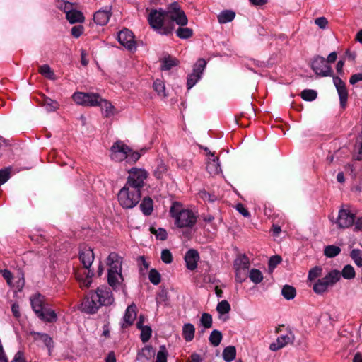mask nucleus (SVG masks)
Segmentation results:
<instances>
[{
    "label": "nucleus",
    "instance_id": "36",
    "mask_svg": "<svg viewBox=\"0 0 362 362\" xmlns=\"http://www.w3.org/2000/svg\"><path fill=\"white\" fill-rule=\"evenodd\" d=\"M177 64L178 60L177 59L170 57H165L161 60V69L165 71L170 70Z\"/></svg>",
    "mask_w": 362,
    "mask_h": 362
},
{
    "label": "nucleus",
    "instance_id": "27",
    "mask_svg": "<svg viewBox=\"0 0 362 362\" xmlns=\"http://www.w3.org/2000/svg\"><path fill=\"white\" fill-rule=\"evenodd\" d=\"M98 106H100L103 114L105 117H109L114 115V106L105 100H103L99 95V101Z\"/></svg>",
    "mask_w": 362,
    "mask_h": 362
},
{
    "label": "nucleus",
    "instance_id": "14",
    "mask_svg": "<svg viewBox=\"0 0 362 362\" xmlns=\"http://www.w3.org/2000/svg\"><path fill=\"white\" fill-rule=\"evenodd\" d=\"M117 39L119 43L130 51L136 50V42L133 33L124 28L118 33Z\"/></svg>",
    "mask_w": 362,
    "mask_h": 362
},
{
    "label": "nucleus",
    "instance_id": "40",
    "mask_svg": "<svg viewBox=\"0 0 362 362\" xmlns=\"http://www.w3.org/2000/svg\"><path fill=\"white\" fill-rule=\"evenodd\" d=\"M281 294L286 300H292L295 298L296 292L294 287L285 285L282 288Z\"/></svg>",
    "mask_w": 362,
    "mask_h": 362
},
{
    "label": "nucleus",
    "instance_id": "57",
    "mask_svg": "<svg viewBox=\"0 0 362 362\" xmlns=\"http://www.w3.org/2000/svg\"><path fill=\"white\" fill-rule=\"evenodd\" d=\"M161 259L165 264H170L173 261V256L170 251L168 249L163 250L161 252Z\"/></svg>",
    "mask_w": 362,
    "mask_h": 362
},
{
    "label": "nucleus",
    "instance_id": "23",
    "mask_svg": "<svg viewBox=\"0 0 362 362\" xmlns=\"http://www.w3.org/2000/svg\"><path fill=\"white\" fill-rule=\"evenodd\" d=\"M30 303L33 311L37 314H40L45 308L44 305V296L40 294H36L30 298Z\"/></svg>",
    "mask_w": 362,
    "mask_h": 362
},
{
    "label": "nucleus",
    "instance_id": "44",
    "mask_svg": "<svg viewBox=\"0 0 362 362\" xmlns=\"http://www.w3.org/2000/svg\"><path fill=\"white\" fill-rule=\"evenodd\" d=\"M39 72L49 79H54V74L47 64L40 66L39 67Z\"/></svg>",
    "mask_w": 362,
    "mask_h": 362
},
{
    "label": "nucleus",
    "instance_id": "49",
    "mask_svg": "<svg viewBox=\"0 0 362 362\" xmlns=\"http://www.w3.org/2000/svg\"><path fill=\"white\" fill-rule=\"evenodd\" d=\"M200 322L204 328L209 329L212 326V316L207 313H204L202 315Z\"/></svg>",
    "mask_w": 362,
    "mask_h": 362
},
{
    "label": "nucleus",
    "instance_id": "53",
    "mask_svg": "<svg viewBox=\"0 0 362 362\" xmlns=\"http://www.w3.org/2000/svg\"><path fill=\"white\" fill-rule=\"evenodd\" d=\"M168 352L164 346L160 347L157 353L156 362H167Z\"/></svg>",
    "mask_w": 362,
    "mask_h": 362
},
{
    "label": "nucleus",
    "instance_id": "42",
    "mask_svg": "<svg viewBox=\"0 0 362 362\" xmlns=\"http://www.w3.org/2000/svg\"><path fill=\"white\" fill-rule=\"evenodd\" d=\"M177 36L180 39H188L193 35V30L189 28L180 26L176 30Z\"/></svg>",
    "mask_w": 362,
    "mask_h": 362
},
{
    "label": "nucleus",
    "instance_id": "8",
    "mask_svg": "<svg viewBox=\"0 0 362 362\" xmlns=\"http://www.w3.org/2000/svg\"><path fill=\"white\" fill-rule=\"evenodd\" d=\"M73 100L78 105L83 106H98L99 95L93 93H74L72 95Z\"/></svg>",
    "mask_w": 362,
    "mask_h": 362
},
{
    "label": "nucleus",
    "instance_id": "45",
    "mask_svg": "<svg viewBox=\"0 0 362 362\" xmlns=\"http://www.w3.org/2000/svg\"><path fill=\"white\" fill-rule=\"evenodd\" d=\"M249 277L250 280L255 284L260 283L263 279L262 272L257 269H252L250 272Z\"/></svg>",
    "mask_w": 362,
    "mask_h": 362
},
{
    "label": "nucleus",
    "instance_id": "18",
    "mask_svg": "<svg viewBox=\"0 0 362 362\" xmlns=\"http://www.w3.org/2000/svg\"><path fill=\"white\" fill-rule=\"evenodd\" d=\"M199 260V252L194 249L189 250L185 256L186 267L189 270L193 271L197 267V262Z\"/></svg>",
    "mask_w": 362,
    "mask_h": 362
},
{
    "label": "nucleus",
    "instance_id": "11",
    "mask_svg": "<svg viewBox=\"0 0 362 362\" xmlns=\"http://www.w3.org/2000/svg\"><path fill=\"white\" fill-rule=\"evenodd\" d=\"M111 158L117 162H121L129 153V147L121 141H117L111 147Z\"/></svg>",
    "mask_w": 362,
    "mask_h": 362
},
{
    "label": "nucleus",
    "instance_id": "41",
    "mask_svg": "<svg viewBox=\"0 0 362 362\" xmlns=\"http://www.w3.org/2000/svg\"><path fill=\"white\" fill-rule=\"evenodd\" d=\"M350 257L356 266L362 267V250L353 249L350 252Z\"/></svg>",
    "mask_w": 362,
    "mask_h": 362
},
{
    "label": "nucleus",
    "instance_id": "5",
    "mask_svg": "<svg viewBox=\"0 0 362 362\" xmlns=\"http://www.w3.org/2000/svg\"><path fill=\"white\" fill-rule=\"evenodd\" d=\"M118 201L124 209H132L136 206L141 200V191L124 184L119 191Z\"/></svg>",
    "mask_w": 362,
    "mask_h": 362
},
{
    "label": "nucleus",
    "instance_id": "43",
    "mask_svg": "<svg viewBox=\"0 0 362 362\" xmlns=\"http://www.w3.org/2000/svg\"><path fill=\"white\" fill-rule=\"evenodd\" d=\"M340 273L341 276H343L345 279H353L356 276L355 270L350 264L345 265Z\"/></svg>",
    "mask_w": 362,
    "mask_h": 362
},
{
    "label": "nucleus",
    "instance_id": "64",
    "mask_svg": "<svg viewBox=\"0 0 362 362\" xmlns=\"http://www.w3.org/2000/svg\"><path fill=\"white\" fill-rule=\"evenodd\" d=\"M315 24L320 28L325 29L328 24V21L325 17H319L315 20Z\"/></svg>",
    "mask_w": 362,
    "mask_h": 362
},
{
    "label": "nucleus",
    "instance_id": "22",
    "mask_svg": "<svg viewBox=\"0 0 362 362\" xmlns=\"http://www.w3.org/2000/svg\"><path fill=\"white\" fill-rule=\"evenodd\" d=\"M209 153L211 157L208 158L209 160L206 164V170L212 175H218L221 173L218 158L215 157L213 153Z\"/></svg>",
    "mask_w": 362,
    "mask_h": 362
},
{
    "label": "nucleus",
    "instance_id": "28",
    "mask_svg": "<svg viewBox=\"0 0 362 362\" xmlns=\"http://www.w3.org/2000/svg\"><path fill=\"white\" fill-rule=\"evenodd\" d=\"M329 287H331V286L323 277L322 279H318L314 284L313 289L315 291V293L317 294H322L327 291Z\"/></svg>",
    "mask_w": 362,
    "mask_h": 362
},
{
    "label": "nucleus",
    "instance_id": "61",
    "mask_svg": "<svg viewBox=\"0 0 362 362\" xmlns=\"http://www.w3.org/2000/svg\"><path fill=\"white\" fill-rule=\"evenodd\" d=\"M83 32V27L82 25H76L71 28V35L76 37H79Z\"/></svg>",
    "mask_w": 362,
    "mask_h": 362
},
{
    "label": "nucleus",
    "instance_id": "55",
    "mask_svg": "<svg viewBox=\"0 0 362 362\" xmlns=\"http://www.w3.org/2000/svg\"><path fill=\"white\" fill-rule=\"evenodd\" d=\"M322 269L320 267H315L308 273V279L312 281L322 275Z\"/></svg>",
    "mask_w": 362,
    "mask_h": 362
},
{
    "label": "nucleus",
    "instance_id": "19",
    "mask_svg": "<svg viewBox=\"0 0 362 362\" xmlns=\"http://www.w3.org/2000/svg\"><path fill=\"white\" fill-rule=\"evenodd\" d=\"M294 340V337L290 334H286V335H281L279 337L276 341L272 343L269 346V349L273 351H276L287 344L290 343H293Z\"/></svg>",
    "mask_w": 362,
    "mask_h": 362
},
{
    "label": "nucleus",
    "instance_id": "16",
    "mask_svg": "<svg viewBox=\"0 0 362 362\" xmlns=\"http://www.w3.org/2000/svg\"><path fill=\"white\" fill-rule=\"evenodd\" d=\"M333 82L339 97L340 105L344 108L348 99V91L345 83L338 76L333 77Z\"/></svg>",
    "mask_w": 362,
    "mask_h": 362
},
{
    "label": "nucleus",
    "instance_id": "20",
    "mask_svg": "<svg viewBox=\"0 0 362 362\" xmlns=\"http://www.w3.org/2000/svg\"><path fill=\"white\" fill-rule=\"evenodd\" d=\"M136 307L134 304L127 307L121 325L122 328H127L133 324L136 316Z\"/></svg>",
    "mask_w": 362,
    "mask_h": 362
},
{
    "label": "nucleus",
    "instance_id": "59",
    "mask_svg": "<svg viewBox=\"0 0 362 362\" xmlns=\"http://www.w3.org/2000/svg\"><path fill=\"white\" fill-rule=\"evenodd\" d=\"M138 264L140 268V272L144 274L149 267V264L146 261L144 257L140 256L138 258Z\"/></svg>",
    "mask_w": 362,
    "mask_h": 362
},
{
    "label": "nucleus",
    "instance_id": "29",
    "mask_svg": "<svg viewBox=\"0 0 362 362\" xmlns=\"http://www.w3.org/2000/svg\"><path fill=\"white\" fill-rule=\"evenodd\" d=\"M235 17V13L231 10L222 11L217 16L218 21L221 24L231 22Z\"/></svg>",
    "mask_w": 362,
    "mask_h": 362
},
{
    "label": "nucleus",
    "instance_id": "54",
    "mask_svg": "<svg viewBox=\"0 0 362 362\" xmlns=\"http://www.w3.org/2000/svg\"><path fill=\"white\" fill-rule=\"evenodd\" d=\"M151 231L158 239L160 240H165L167 238V232L163 228H160L158 229H155L154 228H151Z\"/></svg>",
    "mask_w": 362,
    "mask_h": 362
},
{
    "label": "nucleus",
    "instance_id": "48",
    "mask_svg": "<svg viewBox=\"0 0 362 362\" xmlns=\"http://www.w3.org/2000/svg\"><path fill=\"white\" fill-rule=\"evenodd\" d=\"M153 86L154 90L158 93V95L162 96H166L165 86L162 81L159 79L156 80L153 83Z\"/></svg>",
    "mask_w": 362,
    "mask_h": 362
},
{
    "label": "nucleus",
    "instance_id": "13",
    "mask_svg": "<svg viewBox=\"0 0 362 362\" xmlns=\"http://www.w3.org/2000/svg\"><path fill=\"white\" fill-rule=\"evenodd\" d=\"M98 294L90 292L83 300L82 310L87 313H95L101 306Z\"/></svg>",
    "mask_w": 362,
    "mask_h": 362
},
{
    "label": "nucleus",
    "instance_id": "7",
    "mask_svg": "<svg viewBox=\"0 0 362 362\" xmlns=\"http://www.w3.org/2000/svg\"><path fill=\"white\" fill-rule=\"evenodd\" d=\"M167 20L170 19L168 23L175 22L180 26H185L188 23V19L181 7L177 2L172 3L165 10Z\"/></svg>",
    "mask_w": 362,
    "mask_h": 362
},
{
    "label": "nucleus",
    "instance_id": "51",
    "mask_svg": "<svg viewBox=\"0 0 362 362\" xmlns=\"http://www.w3.org/2000/svg\"><path fill=\"white\" fill-rule=\"evenodd\" d=\"M167 171L166 165L161 163L158 165L156 170L153 171V175L157 179H161Z\"/></svg>",
    "mask_w": 362,
    "mask_h": 362
},
{
    "label": "nucleus",
    "instance_id": "34",
    "mask_svg": "<svg viewBox=\"0 0 362 362\" xmlns=\"http://www.w3.org/2000/svg\"><path fill=\"white\" fill-rule=\"evenodd\" d=\"M324 278L331 286H333L341 279V273L339 270L332 269Z\"/></svg>",
    "mask_w": 362,
    "mask_h": 362
},
{
    "label": "nucleus",
    "instance_id": "9",
    "mask_svg": "<svg viewBox=\"0 0 362 362\" xmlns=\"http://www.w3.org/2000/svg\"><path fill=\"white\" fill-rule=\"evenodd\" d=\"M311 66L313 71L318 76H329L332 74L331 66L322 57L317 56L314 58Z\"/></svg>",
    "mask_w": 362,
    "mask_h": 362
},
{
    "label": "nucleus",
    "instance_id": "6",
    "mask_svg": "<svg viewBox=\"0 0 362 362\" xmlns=\"http://www.w3.org/2000/svg\"><path fill=\"white\" fill-rule=\"evenodd\" d=\"M128 174L125 184L141 191L148 176V172L143 168H132L128 170Z\"/></svg>",
    "mask_w": 362,
    "mask_h": 362
},
{
    "label": "nucleus",
    "instance_id": "24",
    "mask_svg": "<svg viewBox=\"0 0 362 362\" xmlns=\"http://www.w3.org/2000/svg\"><path fill=\"white\" fill-rule=\"evenodd\" d=\"M234 266L236 270V276L238 277V272L245 270L250 267V260L245 255H239L234 262Z\"/></svg>",
    "mask_w": 362,
    "mask_h": 362
},
{
    "label": "nucleus",
    "instance_id": "63",
    "mask_svg": "<svg viewBox=\"0 0 362 362\" xmlns=\"http://www.w3.org/2000/svg\"><path fill=\"white\" fill-rule=\"evenodd\" d=\"M0 272L2 274L3 277L6 279L7 284L8 285H11L13 279V275L11 272L8 269L1 270Z\"/></svg>",
    "mask_w": 362,
    "mask_h": 362
},
{
    "label": "nucleus",
    "instance_id": "25",
    "mask_svg": "<svg viewBox=\"0 0 362 362\" xmlns=\"http://www.w3.org/2000/svg\"><path fill=\"white\" fill-rule=\"evenodd\" d=\"M155 356V351L150 346H146L139 351L136 356V360L140 362H146L153 358Z\"/></svg>",
    "mask_w": 362,
    "mask_h": 362
},
{
    "label": "nucleus",
    "instance_id": "62",
    "mask_svg": "<svg viewBox=\"0 0 362 362\" xmlns=\"http://www.w3.org/2000/svg\"><path fill=\"white\" fill-rule=\"evenodd\" d=\"M168 300V293L166 291H161L156 296V302L158 304H161Z\"/></svg>",
    "mask_w": 362,
    "mask_h": 362
},
{
    "label": "nucleus",
    "instance_id": "60",
    "mask_svg": "<svg viewBox=\"0 0 362 362\" xmlns=\"http://www.w3.org/2000/svg\"><path fill=\"white\" fill-rule=\"evenodd\" d=\"M281 262V257L279 255L271 257L269 261V268L273 269Z\"/></svg>",
    "mask_w": 362,
    "mask_h": 362
},
{
    "label": "nucleus",
    "instance_id": "56",
    "mask_svg": "<svg viewBox=\"0 0 362 362\" xmlns=\"http://www.w3.org/2000/svg\"><path fill=\"white\" fill-rule=\"evenodd\" d=\"M11 168H6L0 170V186L4 184L10 177Z\"/></svg>",
    "mask_w": 362,
    "mask_h": 362
},
{
    "label": "nucleus",
    "instance_id": "2",
    "mask_svg": "<svg viewBox=\"0 0 362 362\" xmlns=\"http://www.w3.org/2000/svg\"><path fill=\"white\" fill-rule=\"evenodd\" d=\"M107 264L109 267L107 282L111 287L117 289L124 280L122 274V257L116 252H111L107 257Z\"/></svg>",
    "mask_w": 362,
    "mask_h": 362
},
{
    "label": "nucleus",
    "instance_id": "15",
    "mask_svg": "<svg viewBox=\"0 0 362 362\" xmlns=\"http://www.w3.org/2000/svg\"><path fill=\"white\" fill-rule=\"evenodd\" d=\"M333 82L339 97L340 105L344 108L348 99V91L345 83L338 76L333 77Z\"/></svg>",
    "mask_w": 362,
    "mask_h": 362
},
{
    "label": "nucleus",
    "instance_id": "58",
    "mask_svg": "<svg viewBox=\"0 0 362 362\" xmlns=\"http://www.w3.org/2000/svg\"><path fill=\"white\" fill-rule=\"evenodd\" d=\"M141 157V155L136 151H132L129 148V153H127V156L125 158L129 163H135Z\"/></svg>",
    "mask_w": 362,
    "mask_h": 362
},
{
    "label": "nucleus",
    "instance_id": "3",
    "mask_svg": "<svg viewBox=\"0 0 362 362\" xmlns=\"http://www.w3.org/2000/svg\"><path fill=\"white\" fill-rule=\"evenodd\" d=\"M148 21L151 28L162 35H168L174 29V24L167 22L166 12L163 9H153L148 15Z\"/></svg>",
    "mask_w": 362,
    "mask_h": 362
},
{
    "label": "nucleus",
    "instance_id": "21",
    "mask_svg": "<svg viewBox=\"0 0 362 362\" xmlns=\"http://www.w3.org/2000/svg\"><path fill=\"white\" fill-rule=\"evenodd\" d=\"M111 16V8L106 7L105 9H100L94 14V21L100 25H106Z\"/></svg>",
    "mask_w": 362,
    "mask_h": 362
},
{
    "label": "nucleus",
    "instance_id": "30",
    "mask_svg": "<svg viewBox=\"0 0 362 362\" xmlns=\"http://www.w3.org/2000/svg\"><path fill=\"white\" fill-rule=\"evenodd\" d=\"M66 19L69 21L70 23L74 24L76 23L83 22L85 18L81 11H77L76 9H73L72 11H69V12H67Z\"/></svg>",
    "mask_w": 362,
    "mask_h": 362
},
{
    "label": "nucleus",
    "instance_id": "52",
    "mask_svg": "<svg viewBox=\"0 0 362 362\" xmlns=\"http://www.w3.org/2000/svg\"><path fill=\"white\" fill-rule=\"evenodd\" d=\"M141 332V339L143 342H146L149 340L151 336V328L149 326H145L143 328L140 329Z\"/></svg>",
    "mask_w": 362,
    "mask_h": 362
},
{
    "label": "nucleus",
    "instance_id": "4",
    "mask_svg": "<svg viewBox=\"0 0 362 362\" xmlns=\"http://www.w3.org/2000/svg\"><path fill=\"white\" fill-rule=\"evenodd\" d=\"M79 258L84 266L83 273L76 274V279L80 283L81 287L88 288L92 283L93 272L88 269L94 259V254L91 249H85L80 252Z\"/></svg>",
    "mask_w": 362,
    "mask_h": 362
},
{
    "label": "nucleus",
    "instance_id": "12",
    "mask_svg": "<svg viewBox=\"0 0 362 362\" xmlns=\"http://www.w3.org/2000/svg\"><path fill=\"white\" fill-rule=\"evenodd\" d=\"M355 216L349 209H341L339 211L336 223L340 228H348L354 225Z\"/></svg>",
    "mask_w": 362,
    "mask_h": 362
},
{
    "label": "nucleus",
    "instance_id": "10",
    "mask_svg": "<svg viewBox=\"0 0 362 362\" xmlns=\"http://www.w3.org/2000/svg\"><path fill=\"white\" fill-rule=\"evenodd\" d=\"M206 62L200 58L194 66L193 72L190 74L187 80V86L188 89L192 88L200 79L202 72L206 67Z\"/></svg>",
    "mask_w": 362,
    "mask_h": 362
},
{
    "label": "nucleus",
    "instance_id": "32",
    "mask_svg": "<svg viewBox=\"0 0 362 362\" xmlns=\"http://www.w3.org/2000/svg\"><path fill=\"white\" fill-rule=\"evenodd\" d=\"M140 209L146 216L151 214L153 211V200L147 197H144L140 204Z\"/></svg>",
    "mask_w": 362,
    "mask_h": 362
},
{
    "label": "nucleus",
    "instance_id": "47",
    "mask_svg": "<svg viewBox=\"0 0 362 362\" xmlns=\"http://www.w3.org/2000/svg\"><path fill=\"white\" fill-rule=\"evenodd\" d=\"M300 95L304 100L313 101L317 98V93L314 90L305 89L301 92Z\"/></svg>",
    "mask_w": 362,
    "mask_h": 362
},
{
    "label": "nucleus",
    "instance_id": "35",
    "mask_svg": "<svg viewBox=\"0 0 362 362\" xmlns=\"http://www.w3.org/2000/svg\"><path fill=\"white\" fill-rule=\"evenodd\" d=\"M37 316L40 319L49 322L56 321L57 320V315L54 311L47 309L46 308H45L43 310L37 315Z\"/></svg>",
    "mask_w": 362,
    "mask_h": 362
},
{
    "label": "nucleus",
    "instance_id": "1",
    "mask_svg": "<svg viewBox=\"0 0 362 362\" xmlns=\"http://www.w3.org/2000/svg\"><path fill=\"white\" fill-rule=\"evenodd\" d=\"M169 212L174 220V224L179 228H191L197 222V216L194 213L192 210L185 209L180 202H173Z\"/></svg>",
    "mask_w": 362,
    "mask_h": 362
},
{
    "label": "nucleus",
    "instance_id": "26",
    "mask_svg": "<svg viewBox=\"0 0 362 362\" xmlns=\"http://www.w3.org/2000/svg\"><path fill=\"white\" fill-rule=\"evenodd\" d=\"M31 334L33 336L35 340L42 341L48 348L49 352H51V349L53 347V341L47 334L34 332H32Z\"/></svg>",
    "mask_w": 362,
    "mask_h": 362
},
{
    "label": "nucleus",
    "instance_id": "38",
    "mask_svg": "<svg viewBox=\"0 0 362 362\" xmlns=\"http://www.w3.org/2000/svg\"><path fill=\"white\" fill-rule=\"evenodd\" d=\"M236 356V349L235 346H229L224 349L223 351V359L226 362H230L235 359Z\"/></svg>",
    "mask_w": 362,
    "mask_h": 362
},
{
    "label": "nucleus",
    "instance_id": "17",
    "mask_svg": "<svg viewBox=\"0 0 362 362\" xmlns=\"http://www.w3.org/2000/svg\"><path fill=\"white\" fill-rule=\"evenodd\" d=\"M98 295L100 303L101 305H110L114 302V298L110 289L107 287H100L94 292Z\"/></svg>",
    "mask_w": 362,
    "mask_h": 362
},
{
    "label": "nucleus",
    "instance_id": "39",
    "mask_svg": "<svg viewBox=\"0 0 362 362\" xmlns=\"http://www.w3.org/2000/svg\"><path fill=\"white\" fill-rule=\"evenodd\" d=\"M223 335L221 332L217 329H214L210 334L209 340L211 345H213L214 346H218L220 344Z\"/></svg>",
    "mask_w": 362,
    "mask_h": 362
},
{
    "label": "nucleus",
    "instance_id": "37",
    "mask_svg": "<svg viewBox=\"0 0 362 362\" xmlns=\"http://www.w3.org/2000/svg\"><path fill=\"white\" fill-rule=\"evenodd\" d=\"M341 252V248L338 246L330 245L324 249V255L328 258L337 257Z\"/></svg>",
    "mask_w": 362,
    "mask_h": 362
},
{
    "label": "nucleus",
    "instance_id": "33",
    "mask_svg": "<svg viewBox=\"0 0 362 362\" xmlns=\"http://www.w3.org/2000/svg\"><path fill=\"white\" fill-rule=\"evenodd\" d=\"M42 105L48 112H54L59 108V104L57 101L52 100L48 97H44Z\"/></svg>",
    "mask_w": 362,
    "mask_h": 362
},
{
    "label": "nucleus",
    "instance_id": "46",
    "mask_svg": "<svg viewBox=\"0 0 362 362\" xmlns=\"http://www.w3.org/2000/svg\"><path fill=\"white\" fill-rule=\"evenodd\" d=\"M231 308L229 303L223 300L221 302H219L217 305L216 310L218 313L221 315L227 314L230 312Z\"/></svg>",
    "mask_w": 362,
    "mask_h": 362
},
{
    "label": "nucleus",
    "instance_id": "31",
    "mask_svg": "<svg viewBox=\"0 0 362 362\" xmlns=\"http://www.w3.org/2000/svg\"><path fill=\"white\" fill-rule=\"evenodd\" d=\"M195 327L191 323H186L182 327V336L186 341H191L194 337Z\"/></svg>",
    "mask_w": 362,
    "mask_h": 362
},
{
    "label": "nucleus",
    "instance_id": "50",
    "mask_svg": "<svg viewBox=\"0 0 362 362\" xmlns=\"http://www.w3.org/2000/svg\"><path fill=\"white\" fill-rule=\"evenodd\" d=\"M149 281L154 285H158L160 282V274L155 269H151L148 274Z\"/></svg>",
    "mask_w": 362,
    "mask_h": 362
}]
</instances>
